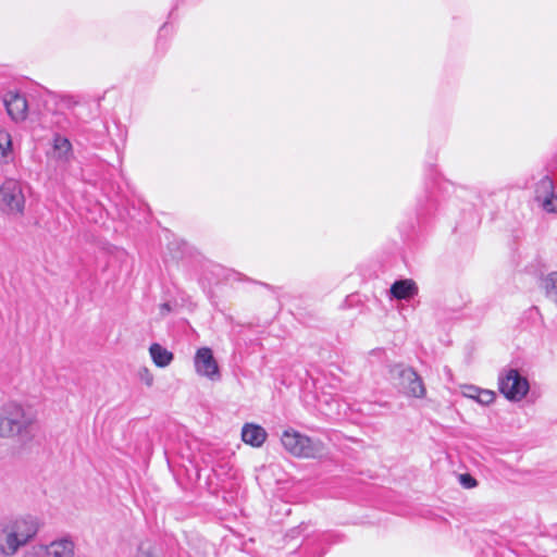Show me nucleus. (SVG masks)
<instances>
[{"label":"nucleus","mask_w":557,"mask_h":557,"mask_svg":"<svg viewBox=\"0 0 557 557\" xmlns=\"http://www.w3.org/2000/svg\"><path fill=\"white\" fill-rule=\"evenodd\" d=\"M63 100L66 102L67 106L75 103L74 101H72L71 97H63Z\"/></svg>","instance_id":"nucleus-24"},{"label":"nucleus","mask_w":557,"mask_h":557,"mask_svg":"<svg viewBox=\"0 0 557 557\" xmlns=\"http://www.w3.org/2000/svg\"><path fill=\"white\" fill-rule=\"evenodd\" d=\"M281 442L289 454L298 458L315 459L324 454V445L321 441L312 440L292 428L283 432Z\"/></svg>","instance_id":"nucleus-3"},{"label":"nucleus","mask_w":557,"mask_h":557,"mask_svg":"<svg viewBox=\"0 0 557 557\" xmlns=\"http://www.w3.org/2000/svg\"><path fill=\"white\" fill-rule=\"evenodd\" d=\"M149 354L153 363L159 368L168 367L174 358L171 351H169L166 348L162 347L158 343H153L149 347Z\"/></svg>","instance_id":"nucleus-14"},{"label":"nucleus","mask_w":557,"mask_h":557,"mask_svg":"<svg viewBox=\"0 0 557 557\" xmlns=\"http://www.w3.org/2000/svg\"><path fill=\"white\" fill-rule=\"evenodd\" d=\"M74 543L70 539H60L45 546L49 557H74Z\"/></svg>","instance_id":"nucleus-11"},{"label":"nucleus","mask_w":557,"mask_h":557,"mask_svg":"<svg viewBox=\"0 0 557 557\" xmlns=\"http://www.w3.org/2000/svg\"><path fill=\"white\" fill-rule=\"evenodd\" d=\"M499 392L511 401H520L529 392V382L516 369H504L498 376Z\"/></svg>","instance_id":"nucleus-6"},{"label":"nucleus","mask_w":557,"mask_h":557,"mask_svg":"<svg viewBox=\"0 0 557 557\" xmlns=\"http://www.w3.org/2000/svg\"><path fill=\"white\" fill-rule=\"evenodd\" d=\"M47 550L44 545H34L26 549L23 557H46Z\"/></svg>","instance_id":"nucleus-18"},{"label":"nucleus","mask_w":557,"mask_h":557,"mask_svg":"<svg viewBox=\"0 0 557 557\" xmlns=\"http://www.w3.org/2000/svg\"><path fill=\"white\" fill-rule=\"evenodd\" d=\"M3 102L8 114L14 121H23L27 115V101L26 99L14 92H9L4 96Z\"/></svg>","instance_id":"nucleus-8"},{"label":"nucleus","mask_w":557,"mask_h":557,"mask_svg":"<svg viewBox=\"0 0 557 557\" xmlns=\"http://www.w3.org/2000/svg\"><path fill=\"white\" fill-rule=\"evenodd\" d=\"M25 195L22 183L15 178H7L0 185V211L7 215H23Z\"/></svg>","instance_id":"nucleus-4"},{"label":"nucleus","mask_w":557,"mask_h":557,"mask_svg":"<svg viewBox=\"0 0 557 557\" xmlns=\"http://www.w3.org/2000/svg\"><path fill=\"white\" fill-rule=\"evenodd\" d=\"M494 399H495V393L493 391L480 388V392L478 394V400H476L479 404L490 405L494 401Z\"/></svg>","instance_id":"nucleus-17"},{"label":"nucleus","mask_w":557,"mask_h":557,"mask_svg":"<svg viewBox=\"0 0 557 557\" xmlns=\"http://www.w3.org/2000/svg\"><path fill=\"white\" fill-rule=\"evenodd\" d=\"M389 292L393 298L408 300L418 295L419 288L412 280L406 278L394 282Z\"/></svg>","instance_id":"nucleus-9"},{"label":"nucleus","mask_w":557,"mask_h":557,"mask_svg":"<svg viewBox=\"0 0 557 557\" xmlns=\"http://www.w3.org/2000/svg\"><path fill=\"white\" fill-rule=\"evenodd\" d=\"M72 144L71 141L59 134L53 138V157L60 161H69L72 158Z\"/></svg>","instance_id":"nucleus-13"},{"label":"nucleus","mask_w":557,"mask_h":557,"mask_svg":"<svg viewBox=\"0 0 557 557\" xmlns=\"http://www.w3.org/2000/svg\"><path fill=\"white\" fill-rule=\"evenodd\" d=\"M480 392V388L474 385H465L462 386V395L465 397L478 400V394Z\"/></svg>","instance_id":"nucleus-22"},{"label":"nucleus","mask_w":557,"mask_h":557,"mask_svg":"<svg viewBox=\"0 0 557 557\" xmlns=\"http://www.w3.org/2000/svg\"><path fill=\"white\" fill-rule=\"evenodd\" d=\"M242 438L248 445L260 447L265 442L267 432L260 425L247 423L242 430Z\"/></svg>","instance_id":"nucleus-10"},{"label":"nucleus","mask_w":557,"mask_h":557,"mask_svg":"<svg viewBox=\"0 0 557 557\" xmlns=\"http://www.w3.org/2000/svg\"><path fill=\"white\" fill-rule=\"evenodd\" d=\"M194 367L198 375L211 381H219L221 373L218 361L215 360L211 348H198L194 357Z\"/></svg>","instance_id":"nucleus-7"},{"label":"nucleus","mask_w":557,"mask_h":557,"mask_svg":"<svg viewBox=\"0 0 557 557\" xmlns=\"http://www.w3.org/2000/svg\"><path fill=\"white\" fill-rule=\"evenodd\" d=\"M544 289L549 299L557 301V271L548 273L544 278Z\"/></svg>","instance_id":"nucleus-16"},{"label":"nucleus","mask_w":557,"mask_h":557,"mask_svg":"<svg viewBox=\"0 0 557 557\" xmlns=\"http://www.w3.org/2000/svg\"><path fill=\"white\" fill-rule=\"evenodd\" d=\"M12 157V138L11 135L0 129V162L7 163Z\"/></svg>","instance_id":"nucleus-15"},{"label":"nucleus","mask_w":557,"mask_h":557,"mask_svg":"<svg viewBox=\"0 0 557 557\" xmlns=\"http://www.w3.org/2000/svg\"><path fill=\"white\" fill-rule=\"evenodd\" d=\"M138 377L145 385L152 386L154 377L148 368H140L138 370Z\"/></svg>","instance_id":"nucleus-19"},{"label":"nucleus","mask_w":557,"mask_h":557,"mask_svg":"<svg viewBox=\"0 0 557 557\" xmlns=\"http://www.w3.org/2000/svg\"><path fill=\"white\" fill-rule=\"evenodd\" d=\"M459 482L466 488H472V487H475L478 485L476 480L472 475H470L468 473L460 474L459 475Z\"/></svg>","instance_id":"nucleus-21"},{"label":"nucleus","mask_w":557,"mask_h":557,"mask_svg":"<svg viewBox=\"0 0 557 557\" xmlns=\"http://www.w3.org/2000/svg\"><path fill=\"white\" fill-rule=\"evenodd\" d=\"M548 199L549 203H544L541 208L547 213H557V193L554 191Z\"/></svg>","instance_id":"nucleus-20"},{"label":"nucleus","mask_w":557,"mask_h":557,"mask_svg":"<svg viewBox=\"0 0 557 557\" xmlns=\"http://www.w3.org/2000/svg\"><path fill=\"white\" fill-rule=\"evenodd\" d=\"M37 532V520L30 516L10 521L0 531V554L4 557L14 556Z\"/></svg>","instance_id":"nucleus-2"},{"label":"nucleus","mask_w":557,"mask_h":557,"mask_svg":"<svg viewBox=\"0 0 557 557\" xmlns=\"http://www.w3.org/2000/svg\"><path fill=\"white\" fill-rule=\"evenodd\" d=\"M555 191L554 182L550 177H542L535 186V201L542 207L544 203L548 205L552 194Z\"/></svg>","instance_id":"nucleus-12"},{"label":"nucleus","mask_w":557,"mask_h":557,"mask_svg":"<svg viewBox=\"0 0 557 557\" xmlns=\"http://www.w3.org/2000/svg\"><path fill=\"white\" fill-rule=\"evenodd\" d=\"M172 310L171 305L169 302H163L160 305V313L162 315L168 314Z\"/></svg>","instance_id":"nucleus-23"},{"label":"nucleus","mask_w":557,"mask_h":557,"mask_svg":"<svg viewBox=\"0 0 557 557\" xmlns=\"http://www.w3.org/2000/svg\"><path fill=\"white\" fill-rule=\"evenodd\" d=\"M389 375L403 394L409 397L423 398L425 386L419 374L410 367L394 364L389 368Z\"/></svg>","instance_id":"nucleus-5"},{"label":"nucleus","mask_w":557,"mask_h":557,"mask_svg":"<svg viewBox=\"0 0 557 557\" xmlns=\"http://www.w3.org/2000/svg\"><path fill=\"white\" fill-rule=\"evenodd\" d=\"M35 423V413L22 404L10 400L0 406V440H30Z\"/></svg>","instance_id":"nucleus-1"}]
</instances>
